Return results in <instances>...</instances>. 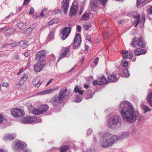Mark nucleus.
<instances>
[{
    "label": "nucleus",
    "mask_w": 152,
    "mask_h": 152,
    "mask_svg": "<svg viewBox=\"0 0 152 152\" xmlns=\"http://www.w3.org/2000/svg\"><path fill=\"white\" fill-rule=\"evenodd\" d=\"M119 110L123 119L126 121L132 123L137 118V112L129 102L124 101L121 103L119 106Z\"/></svg>",
    "instance_id": "1"
},
{
    "label": "nucleus",
    "mask_w": 152,
    "mask_h": 152,
    "mask_svg": "<svg viewBox=\"0 0 152 152\" xmlns=\"http://www.w3.org/2000/svg\"><path fill=\"white\" fill-rule=\"evenodd\" d=\"M129 133L128 132H123L119 134L118 136L113 135L109 133L104 134L100 141V145L104 148H107L112 146L116 140H119L128 137Z\"/></svg>",
    "instance_id": "2"
},
{
    "label": "nucleus",
    "mask_w": 152,
    "mask_h": 152,
    "mask_svg": "<svg viewBox=\"0 0 152 152\" xmlns=\"http://www.w3.org/2000/svg\"><path fill=\"white\" fill-rule=\"evenodd\" d=\"M69 94V93L67 92L66 88L61 89L58 95H55L49 101V102L52 104L54 107H57L59 104V103H62L63 100Z\"/></svg>",
    "instance_id": "3"
},
{
    "label": "nucleus",
    "mask_w": 152,
    "mask_h": 152,
    "mask_svg": "<svg viewBox=\"0 0 152 152\" xmlns=\"http://www.w3.org/2000/svg\"><path fill=\"white\" fill-rule=\"evenodd\" d=\"M108 123L110 127H111L113 126L119 127L122 124V119L119 115H116L109 119Z\"/></svg>",
    "instance_id": "4"
},
{
    "label": "nucleus",
    "mask_w": 152,
    "mask_h": 152,
    "mask_svg": "<svg viewBox=\"0 0 152 152\" xmlns=\"http://www.w3.org/2000/svg\"><path fill=\"white\" fill-rule=\"evenodd\" d=\"M69 26L68 27H65L62 29L60 33V35L62 39L63 40L65 39L69 35L71 30L72 27Z\"/></svg>",
    "instance_id": "5"
},
{
    "label": "nucleus",
    "mask_w": 152,
    "mask_h": 152,
    "mask_svg": "<svg viewBox=\"0 0 152 152\" xmlns=\"http://www.w3.org/2000/svg\"><path fill=\"white\" fill-rule=\"evenodd\" d=\"M12 115L15 118H20L23 116L25 114L24 111L20 108H15L11 111Z\"/></svg>",
    "instance_id": "6"
},
{
    "label": "nucleus",
    "mask_w": 152,
    "mask_h": 152,
    "mask_svg": "<svg viewBox=\"0 0 152 152\" xmlns=\"http://www.w3.org/2000/svg\"><path fill=\"white\" fill-rule=\"evenodd\" d=\"M46 53L45 50H41L36 53L35 56V59L38 61H45L44 59L45 58Z\"/></svg>",
    "instance_id": "7"
},
{
    "label": "nucleus",
    "mask_w": 152,
    "mask_h": 152,
    "mask_svg": "<svg viewBox=\"0 0 152 152\" xmlns=\"http://www.w3.org/2000/svg\"><path fill=\"white\" fill-rule=\"evenodd\" d=\"M45 64V61H38L37 63L34 66V69L35 71L37 72L41 71L44 68Z\"/></svg>",
    "instance_id": "8"
},
{
    "label": "nucleus",
    "mask_w": 152,
    "mask_h": 152,
    "mask_svg": "<svg viewBox=\"0 0 152 152\" xmlns=\"http://www.w3.org/2000/svg\"><path fill=\"white\" fill-rule=\"evenodd\" d=\"M36 120H37V117L34 116L33 117L28 116L23 118L22 119V121L24 123L29 124L35 121Z\"/></svg>",
    "instance_id": "9"
},
{
    "label": "nucleus",
    "mask_w": 152,
    "mask_h": 152,
    "mask_svg": "<svg viewBox=\"0 0 152 152\" xmlns=\"http://www.w3.org/2000/svg\"><path fill=\"white\" fill-rule=\"evenodd\" d=\"M15 145V148L18 151L21 150V149L24 148L26 146V144L23 142L19 140L16 142Z\"/></svg>",
    "instance_id": "10"
},
{
    "label": "nucleus",
    "mask_w": 152,
    "mask_h": 152,
    "mask_svg": "<svg viewBox=\"0 0 152 152\" xmlns=\"http://www.w3.org/2000/svg\"><path fill=\"white\" fill-rule=\"evenodd\" d=\"M78 7L77 5H75L73 3L72 4L69 11V15L70 16L72 17L76 15L77 12V10L75 7L77 8Z\"/></svg>",
    "instance_id": "11"
},
{
    "label": "nucleus",
    "mask_w": 152,
    "mask_h": 152,
    "mask_svg": "<svg viewBox=\"0 0 152 152\" xmlns=\"http://www.w3.org/2000/svg\"><path fill=\"white\" fill-rule=\"evenodd\" d=\"M121 53L122 54L123 58L124 59H131L133 56L132 53L128 51H121Z\"/></svg>",
    "instance_id": "12"
},
{
    "label": "nucleus",
    "mask_w": 152,
    "mask_h": 152,
    "mask_svg": "<svg viewBox=\"0 0 152 152\" xmlns=\"http://www.w3.org/2000/svg\"><path fill=\"white\" fill-rule=\"evenodd\" d=\"M40 77H36L32 82V84L34 85L36 88H38L41 85V83L40 82Z\"/></svg>",
    "instance_id": "13"
},
{
    "label": "nucleus",
    "mask_w": 152,
    "mask_h": 152,
    "mask_svg": "<svg viewBox=\"0 0 152 152\" xmlns=\"http://www.w3.org/2000/svg\"><path fill=\"white\" fill-rule=\"evenodd\" d=\"M69 0H66L64 2L61 3V8L65 14H66L68 8Z\"/></svg>",
    "instance_id": "14"
},
{
    "label": "nucleus",
    "mask_w": 152,
    "mask_h": 152,
    "mask_svg": "<svg viewBox=\"0 0 152 152\" xmlns=\"http://www.w3.org/2000/svg\"><path fill=\"white\" fill-rule=\"evenodd\" d=\"M99 85H102L104 84H106L108 83V80H106L104 76H102L99 77L98 79Z\"/></svg>",
    "instance_id": "15"
},
{
    "label": "nucleus",
    "mask_w": 152,
    "mask_h": 152,
    "mask_svg": "<svg viewBox=\"0 0 152 152\" xmlns=\"http://www.w3.org/2000/svg\"><path fill=\"white\" fill-rule=\"evenodd\" d=\"M107 78L109 82H115L117 81L118 80L115 74H110L108 76Z\"/></svg>",
    "instance_id": "16"
},
{
    "label": "nucleus",
    "mask_w": 152,
    "mask_h": 152,
    "mask_svg": "<svg viewBox=\"0 0 152 152\" xmlns=\"http://www.w3.org/2000/svg\"><path fill=\"white\" fill-rule=\"evenodd\" d=\"M70 51V49L68 47H67L65 48L64 50V52L62 53L61 55V56L59 58L58 61L59 60L62 58L65 57L69 53Z\"/></svg>",
    "instance_id": "17"
},
{
    "label": "nucleus",
    "mask_w": 152,
    "mask_h": 152,
    "mask_svg": "<svg viewBox=\"0 0 152 152\" xmlns=\"http://www.w3.org/2000/svg\"><path fill=\"white\" fill-rule=\"evenodd\" d=\"M137 45L140 47L144 48L145 47V43L143 40V37L141 36L137 40Z\"/></svg>",
    "instance_id": "18"
},
{
    "label": "nucleus",
    "mask_w": 152,
    "mask_h": 152,
    "mask_svg": "<svg viewBox=\"0 0 152 152\" xmlns=\"http://www.w3.org/2000/svg\"><path fill=\"white\" fill-rule=\"evenodd\" d=\"M49 107L47 104H44L40 105L39 107V109H40L42 114L46 112L49 109Z\"/></svg>",
    "instance_id": "19"
},
{
    "label": "nucleus",
    "mask_w": 152,
    "mask_h": 152,
    "mask_svg": "<svg viewBox=\"0 0 152 152\" xmlns=\"http://www.w3.org/2000/svg\"><path fill=\"white\" fill-rule=\"evenodd\" d=\"M146 100L148 104L152 107V92H150L148 95Z\"/></svg>",
    "instance_id": "20"
},
{
    "label": "nucleus",
    "mask_w": 152,
    "mask_h": 152,
    "mask_svg": "<svg viewBox=\"0 0 152 152\" xmlns=\"http://www.w3.org/2000/svg\"><path fill=\"white\" fill-rule=\"evenodd\" d=\"M133 18H135L136 19V20H135L134 21V27H136L137 26L140 22V15L138 14L137 16L134 15L133 16Z\"/></svg>",
    "instance_id": "21"
},
{
    "label": "nucleus",
    "mask_w": 152,
    "mask_h": 152,
    "mask_svg": "<svg viewBox=\"0 0 152 152\" xmlns=\"http://www.w3.org/2000/svg\"><path fill=\"white\" fill-rule=\"evenodd\" d=\"M24 42V41H21L20 42H15L13 43H11L10 44V46L11 47H14L16 46L17 45L21 46L20 44H23Z\"/></svg>",
    "instance_id": "22"
},
{
    "label": "nucleus",
    "mask_w": 152,
    "mask_h": 152,
    "mask_svg": "<svg viewBox=\"0 0 152 152\" xmlns=\"http://www.w3.org/2000/svg\"><path fill=\"white\" fill-rule=\"evenodd\" d=\"M141 109L144 111V113H145L148 111H151V109L147 106L142 104L141 106Z\"/></svg>",
    "instance_id": "23"
},
{
    "label": "nucleus",
    "mask_w": 152,
    "mask_h": 152,
    "mask_svg": "<svg viewBox=\"0 0 152 152\" xmlns=\"http://www.w3.org/2000/svg\"><path fill=\"white\" fill-rule=\"evenodd\" d=\"M15 135L14 134L12 135H6L4 137V139L6 140H10L14 139L15 137Z\"/></svg>",
    "instance_id": "24"
},
{
    "label": "nucleus",
    "mask_w": 152,
    "mask_h": 152,
    "mask_svg": "<svg viewBox=\"0 0 152 152\" xmlns=\"http://www.w3.org/2000/svg\"><path fill=\"white\" fill-rule=\"evenodd\" d=\"M55 31V29H53L50 32L48 37V39L50 40L53 39Z\"/></svg>",
    "instance_id": "25"
},
{
    "label": "nucleus",
    "mask_w": 152,
    "mask_h": 152,
    "mask_svg": "<svg viewBox=\"0 0 152 152\" xmlns=\"http://www.w3.org/2000/svg\"><path fill=\"white\" fill-rule=\"evenodd\" d=\"M32 113L35 115H38L42 114L40 109L35 108L32 110L31 111Z\"/></svg>",
    "instance_id": "26"
},
{
    "label": "nucleus",
    "mask_w": 152,
    "mask_h": 152,
    "mask_svg": "<svg viewBox=\"0 0 152 152\" xmlns=\"http://www.w3.org/2000/svg\"><path fill=\"white\" fill-rule=\"evenodd\" d=\"M80 40L79 42L74 41V42L72 44V46L74 49H76L80 46Z\"/></svg>",
    "instance_id": "27"
},
{
    "label": "nucleus",
    "mask_w": 152,
    "mask_h": 152,
    "mask_svg": "<svg viewBox=\"0 0 152 152\" xmlns=\"http://www.w3.org/2000/svg\"><path fill=\"white\" fill-rule=\"evenodd\" d=\"M89 17V14L87 12H85L82 17L81 20H88Z\"/></svg>",
    "instance_id": "28"
},
{
    "label": "nucleus",
    "mask_w": 152,
    "mask_h": 152,
    "mask_svg": "<svg viewBox=\"0 0 152 152\" xmlns=\"http://www.w3.org/2000/svg\"><path fill=\"white\" fill-rule=\"evenodd\" d=\"M55 90V88H54L53 89H50L48 90H47L46 91H44L42 92H40L39 93L41 95H44V94H47L48 93H50L52 92L53 91Z\"/></svg>",
    "instance_id": "29"
},
{
    "label": "nucleus",
    "mask_w": 152,
    "mask_h": 152,
    "mask_svg": "<svg viewBox=\"0 0 152 152\" xmlns=\"http://www.w3.org/2000/svg\"><path fill=\"white\" fill-rule=\"evenodd\" d=\"M123 75L124 77H128L130 76V74L128 70L126 69H124L123 70Z\"/></svg>",
    "instance_id": "30"
},
{
    "label": "nucleus",
    "mask_w": 152,
    "mask_h": 152,
    "mask_svg": "<svg viewBox=\"0 0 152 152\" xmlns=\"http://www.w3.org/2000/svg\"><path fill=\"white\" fill-rule=\"evenodd\" d=\"M18 26L19 29H24L26 27V25L23 22H21L19 23L18 24Z\"/></svg>",
    "instance_id": "31"
},
{
    "label": "nucleus",
    "mask_w": 152,
    "mask_h": 152,
    "mask_svg": "<svg viewBox=\"0 0 152 152\" xmlns=\"http://www.w3.org/2000/svg\"><path fill=\"white\" fill-rule=\"evenodd\" d=\"M80 40V42H81V39L80 35L78 33L76 35L74 41L79 42Z\"/></svg>",
    "instance_id": "32"
},
{
    "label": "nucleus",
    "mask_w": 152,
    "mask_h": 152,
    "mask_svg": "<svg viewBox=\"0 0 152 152\" xmlns=\"http://www.w3.org/2000/svg\"><path fill=\"white\" fill-rule=\"evenodd\" d=\"M94 93L91 92L89 93V92L87 93V94L85 96V98L86 99L91 98L92 97Z\"/></svg>",
    "instance_id": "33"
},
{
    "label": "nucleus",
    "mask_w": 152,
    "mask_h": 152,
    "mask_svg": "<svg viewBox=\"0 0 152 152\" xmlns=\"http://www.w3.org/2000/svg\"><path fill=\"white\" fill-rule=\"evenodd\" d=\"M68 147L67 145L61 146L60 148L61 152H65L67 151Z\"/></svg>",
    "instance_id": "34"
},
{
    "label": "nucleus",
    "mask_w": 152,
    "mask_h": 152,
    "mask_svg": "<svg viewBox=\"0 0 152 152\" xmlns=\"http://www.w3.org/2000/svg\"><path fill=\"white\" fill-rule=\"evenodd\" d=\"M82 98L80 96L78 95H77L75 99V101L76 102H80L82 100Z\"/></svg>",
    "instance_id": "35"
},
{
    "label": "nucleus",
    "mask_w": 152,
    "mask_h": 152,
    "mask_svg": "<svg viewBox=\"0 0 152 152\" xmlns=\"http://www.w3.org/2000/svg\"><path fill=\"white\" fill-rule=\"evenodd\" d=\"M96 5L94 1L93 3L91 4V10L92 11H95L96 7Z\"/></svg>",
    "instance_id": "36"
},
{
    "label": "nucleus",
    "mask_w": 152,
    "mask_h": 152,
    "mask_svg": "<svg viewBox=\"0 0 152 152\" xmlns=\"http://www.w3.org/2000/svg\"><path fill=\"white\" fill-rule=\"evenodd\" d=\"M145 17L144 16H143L141 19V21L140 22V25L141 26H142L145 23Z\"/></svg>",
    "instance_id": "37"
},
{
    "label": "nucleus",
    "mask_w": 152,
    "mask_h": 152,
    "mask_svg": "<svg viewBox=\"0 0 152 152\" xmlns=\"http://www.w3.org/2000/svg\"><path fill=\"white\" fill-rule=\"evenodd\" d=\"M57 21V20L56 19H53L48 22V24L49 25H51L56 23Z\"/></svg>",
    "instance_id": "38"
},
{
    "label": "nucleus",
    "mask_w": 152,
    "mask_h": 152,
    "mask_svg": "<svg viewBox=\"0 0 152 152\" xmlns=\"http://www.w3.org/2000/svg\"><path fill=\"white\" fill-rule=\"evenodd\" d=\"M28 78V76L26 74H24L23 75V77H22L20 81H26Z\"/></svg>",
    "instance_id": "39"
},
{
    "label": "nucleus",
    "mask_w": 152,
    "mask_h": 152,
    "mask_svg": "<svg viewBox=\"0 0 152 152\" xmlns=\"http://www.w3.org/2000/svg\"><path fill=\"white\" fill-rule=\"evenodd\" d=\"M83 152H95V150L93 148H89L87 149L86 151H84Z\"/></svg>",
    "instance_id": "40"
},
{
    "label": "nucleus",
    "mask_w": 152,
    "mask_h": 152,
    "mask_svg": "<svg viewBox=\"0 0 152 152\" xmlns=\"http://www.w3.org/2000/svg\"><path fill=\"white\" fill-rule=\"evenodd\" d=\"M36 27V24L35 23H34L32 24L30 26L29 28L30 31H31L33 30Z\"/></svg>",
    "instance_id": "41"
},
{
    "label": "nucleus",
    "mask_w": 152,
    "mask_h": 152,
    "mask_svg": "<svg viewBox=\"0 0 152 152\" xmlns=\"http://www.w3.org/2000/svg\"><path fill=\"white\" fill-rule=\"evenodd\" d=\"M31 31H30V30L28 28L24 30L23 32V33L25 34H28L30 33Z\"/></svg>",
    "instance_id": "42"
},
{
    "label": "nucleus",
    "mask_w": 152,
    "mask_h": 152,
    "mask_svg": "<svg viewBox=\"0 0 152 152\" xmlns=\"http://www.w3.org/2000/svg\"><path fill=\"white\" fill-rule=\"evenodd\" d=\"M139 50L140 49L139 48H137L135 50L134 53L135 55L138 56L140 55V51Z\"/></svg>",
    "instance_id": "43"
},
{
    "label": "nucleus",
    "mask_w": 152,
    "mask_h": 152,
    "mask_svg": "<svg viewBox=\"0 0 152 152\" xmlns=\"http://www.w3.org/2000/svg\"><path fill=\"white\" fill-rule=\"evenodd\" d=\"M20 59V58L19 56L18 55H15L13 58V60L15 61L19 60Z\"/></svg>",
    "instance_id": "44"
},
{
    "label": "nucleus",
    "mask_w": 152,
    "mask_h": 152,
    "mask_svg": "<svg viewBox=\"0 0 152 152\" xmlns=\"http://www.w3.org/2000/svg\"><path fill=\"white\" fill-rule=\"evenodd\" d=\"M137 6L143 3L144 1V0H137Z\"/></svg>",
    "instance_id": "45"
},
{
    "label": "nucleus",
    "mask_w": 152,
    "mask_h": 152,
    "mask_svg": "<svg viewBox=\"0 0 152 152\" xmlns=\"http://www.w3.org/2000/svg\"><path fill=\"white\" fill-rule=\"evenodd\" d=\"M92 132V130L91 129H88L87 130V135L88 136L90 135Z\"/></svg>",
    "instance_id": "46"
},
{
    "label": "nucleus",
    "mask_w": 152,
    "mask_h": 152,
    "mask_svg": "<svg viewBox=\"0 0 152 152\" xmlns=\"http://www.w3.org/2000/svg\"><path fill=\"white\" fill-rule=\"evenodd\" d=\"M108 33L107 31H105L104 33L103 37L105 38H107L108 37Z\"/></svg>",
    "instance_id": "47"
},
{
    "label": "nucleus",
    "mask_w": 152,
    "mask_h": 152,
    "mask_svg": "<svg viewBox=\"0 0 152 152\" xmlns=\"http://www.w3.org/2000/svg\"><path fill=\"white\" fill-rule=\"evenodd\" d=\"M140 49V54H144L145 53V51L144 50L142 49L139 48Z\"/></svg>",
    "instance_id": "48"
},
{
    "label": "nucleus",
    "mask_w": 152,
    "mask_h": 152,
    "mask_svg": "<svg viewBox=\"0 0 152 152\" xmlns=\"http://www.w3.org/2000/svg\"><path fill=\"white\" fill-rule=\"evenodd\" d=\"M80 90L79 88L77 86H76L74 89V91L75 93H77Z\"/></svg>",
    "instance_id": "49"
},
{
    "label": "nucleus",
    "mask_w": 152,
    "mask_h": 152,
    "mask_svg": "<svg viewBox=\"0 0 152 152\" xmlns=\"http://www.w3.org/2000/svg\"><path fill=\"white\" fill-rule=\"evenodd\" d=\"M90 25H84V28L86 30H88L90 28Z\"/></svg>",
    "instance_id": "50"
},
{
    "label": "nucleus",
    "mask_w": 152,
    "mask_h": 152,
    "mask_svg": "<svg viewBox=\"0 0 152 152\" xmlns=\"http://www.w3.org/2000/svg\"><path fill=\"white\" fill-rule=\"evenodd\" d=\"M34 12V8L31 7L30 8L29 10V13L30 14H33Z\"/></svg>",
    "instance_id": "51"
},
{
    "label": "nucleus",
    "mask_w": 152,
    "mask_h": 152,
    "mask_svg": "<svg viewBox=\"0 0 152 152\" xmlns=\"http://www.w3.org/2000/svg\"><path fill=\"white\" fill-rule=\"evenodd\" d=\"M8 85V84L7 82H4L2 85V86L4 87H7Z\"/></svg>",
    "instance_id": "52"
},
{
    "label": "nucleus",
    "mask_w": 152,
    "mask_h": 152,
    "mask_svg": "<svg viewBox=\"0 0 152 152\" xmlns=\"http://www.w3.org/2000/svg\"><path fill=\"white\" fill-rule=\"evenodd\" d=\"M147 12L150 14H152V6L148 10Z\"/></svg>",
    "instance_id": "53"
},
{
    "label": "nucleus",
    "mask_w": 152,
    "mask_h": 152,
    "mask_svg": "<svg viewBox=\"0 0 152 152\" xmlns=\"http://www.w3.org/2000/svg\"><path fill=\"white\" fill-rule=\"evenodd\" d=\"M77 29L78 32H80L81 31V27L79 25H77Z\"/></svg>",
    "instance_id": "54"
},
{
    "label": "nucleus",
    "mask_w": 152,
    "mask_h": 152,
    "mask_svg": "<svg viewBox=\"0 0 152 152\" xmlns=\"http://www.w3.org/2000/svg\"><path fill=\"white\" fill-rule=\"evenodd\" d=\"M93 84L94 86L96 85L97 84H98V85H99V83L98 82V79L97 80H95L94 81L93 83Z\"/></svg>",
    "instance_id": "55"
},
{
    "label": "nucleus",
    "mask_w": 152,
    "mask_h": 152,
    "mask_svg": "<svg viewBox=\"0 0 152 152\" xmlns=\"http://www.w3.org/2000/svg\"><path fill=\"white\" fill-rule=\"evenodd\" d=\"M128 65V63L127 61H125L124 62L123 66L124 67H126Z\"/></svg>",
    "instance_id": "56"
},
{
    "label": "nucleus",
    "mask_w": 152,
    "mask_h": 152,
    "mask_svg": "<svg viewBox=\"0 0 152 152\" xmlns=\"http://www.w3.org/2000/svg\"><path fill=\"white\" fill-rule=\"evenodd\" d=\"M29 2V0H25L23 3V5H25L28 4Z\"/></svg>",
    "instance_id": "57"
},
{
    "label": "nucleus",
    "mask_w": 152,
    "mask_h": 152,
    "mask_svg": "<svg viewBox=\"0 0 152 152\" xmlns=\"http://www.w3.org/2000/svg\"><path fill=\"white\" fill-rule=\"evenodd\" d=\"M99 59L98 57H96L95 58L94 62L95 64L96 65L97 64Z\"/></svg>",
    "instance_id": "58"
},
{
    "label": "nucleus",
    "mask_w": 152,
    "mask_h": 152,
    "mask_svg": "<svg viewBox=\"0 0 152 152\" xmlns=\"http://www.w3.org/2000/svg\"><path fill=\"white\" fill-rule=\"evenodd\" d=\"M60 11V10L59 9H57L56 10H54L53 11V14H54V13L55 14L57 13H58Z\"/></svg>",
    "instance_id": "59"
},
{
    "label": "nucleus",
    "mask_w": 152,
    "mask_h": 152,
    "mask_svg": "<svg viewBox=\"0 0 152 152\" xmlns=\"http://www.w3.org/2000/svg\"><path fill=\"white\" fill-rule=\"evenodd\" d=\"M137 37H135L132 40L133 42H137V39H136Z\"/></svg>",
    "instance_id": "60"
},
{
    "label": "nucleus",
    "mask_w": 152,
    "mask_h": 152,
    "mask_svg": "<svg viewBox=\"0 0 152 152\" xmlns=\"http://www.w3.org/2000/svg\"><path fill=\"white\" fill-rule=\"evenodd\" d=\"M3 117L0 114V124L2 123L3 122L2 119Z\"/></svg>",
    "instance_id": "61"
},
{
    "label": "nucleus",
    "mask_w": 152,
    "mask_h": 152,
    "mask_svg": "<svg viewBox=\"0 0 152 152\" xmlns=\"http://www.w3.org/2000/svg\"><path fill=\"white\" fill-rule=\"evenodd\" d=\"M88 46L87 45L86 46L85 48V51H84V53H86L88 52Z\"/></svg>",
    "instance_id": "62"
},
{
    "label": "nucleus",
    "mask_w": 152,
    "mask_h": 152,
    "mask_svg": "<svg viewBox=\"0 0 152 152\" xmlns=\"http://www.w3.org/2000/svg\"><path fill=\"white\" fill-rule=\"evenodd\" d=\"M23 69L22 68H21L19 70L18 72L17 73V75H20L21 73L22 72V70H23Z\"/></svg>",
    "instance_id": "63"
},
{
    "label": "nucleus",
    "mask_w": 152,
    "mask_h": 152,
    "mask_svg": "<svg viewBox=\"0 0 152 152\" xmlns=\"http://www.w3.org/2000/svg\"><path fill=\"white\" fill-rule=\"evenodd\" d=\"M23 152H31V151L30 150L25 149L23 151Z\"/></svg>",
    "instance_id": "64"
}]
</instances>
